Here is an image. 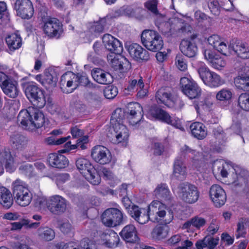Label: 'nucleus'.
<instances>
[{"mask_svg":"<svg viewBox=\"0 0 249 249\" xmlns=\"http://www.w3.org/2000/svg\"><path fill=\"white\" fill-rule=\"evenodd\" d=\"M124 113V111L121 109H116L111 117V126L107 136L110 141L115 144H125L128 140L129 131L122 123Z\"/></svg>","mask_w":249,"mask_h":249,"instance_id":"obj_1","label":"nucleus"},{"mask_svg":"<svg viewBox=\"0 0 249 249\" xmlns=\"http://www.w3.org/2000/svg\"><path fill=\"white\" fill-rule=\"evenodd\" d=\"M18 122L24 129L34 130L42 127L46 121L41 110L37 107H30L19 112Z\"/></svg>","mask_w":249,"mask_h":249,"instance_id":"obj_2","label":"nucleus"},{"mask_svg":"<svg viewBox=\"0 0 249 249\" xmlns=\"http://www.w3.org/2000/svg\"><path fill=\"white\" fill-rule=\"evenodd\" d=\"M11 185L16 202L22 207L29 205L32 200V194L27 183L17 178L12 182Z\"/></svg>","mask_w":249,"mask_h":249,"instance_id":"obj_3","label":"nucleus"},{"mask_svg":"<svg viewBox=\"0 0 249 249\" xmlns=\"http://www.w3.org/2000/svg\"><path fill=\"white\" fill-rule=\"evenodd\" d=\"M148 210L151 220L154 219L157 222L163 220L165 224H167L174 218L172 210L160 201L153 200L149 205Z\"/></svg>","mask_w":249,"mask_h":249,"instance_id":"obj_4","label":"nucleus"},{"mask_svg":"<svg viewBox=\"0 0 249 249\" xmlns=\"http://www.w3.org/2000/svg\"><path fill=\"white\" fill-rule=\"evenodd\" d=\"M141 41L147 49L153 52L161 50L164 45L162 37L159 34L151 30H145L142 32Z\"/></svg>","mask_w":249,"mask_h":249,"instance_id":"obj_5","label":"nucleus"},{"mask_svg":"<svg viewBox=\"0 0 249 249\" xmlns=\"http://www.w3.org/2000/svg\"><path fill=\"white\" fill-rule=\"evenodd\" d=\"M76 165L81 174L91 184L96 185L100 183V176L89 160L79 158L76 161Z\"/></svg>","mask_w":249,"mask_h":249,"instance_id":"obj_6","label":"nucleus"},{"mask_svg":"<svg viewBox=\"0 0 249 249\" xmlns=\"http://www.w3.org/2000/svg\"><path fill=\"white\" fill-rule=\"evenodd\" d=\"M25 93L27 97L34 106L38 108L43 107L46 104L45 91L33 83H27L25 86Z\"/></svg>","mask_w":249,"mask_h":249,"instance_id":"obj_7","label":"nucleus"},{"mask_svg":"<svg viewBox=\"0 0 249 249\" xmlns=\"http://www.w3.org/2000/svg\"><path fill=\"white\" fill-rule=\"evenodd\" d=\"M178 194L181 200L188 204L196 203L199 197L197 187L188 182L182 183L178 185Z\"/></svg>","mask_w":249,"mask_h":249,"instance_id":"obj_8","label":"nucleus"},{"mask_svg":"<svg viewBox=\"0 0 249 249\" xmlns=\"http://www.w3.org/2000/svg\"><path fill=\"white\" fill-rule=\"evenodd\" d=\"M197 71L204 84L211 88L218 87L224 83V81L217 73L210 71L202 63Z\"/></svg>","mask_w":249,"mask_h":249,"instance_id":"obj_9","label":"nucleus"},{"mask_svg":"<svg viewBox=\"0 0 249 249\" xmlns=\"http://www.w3.org/2000/svg\"><path fill=\"white\" fill-rule=\"evenodd\" d=\"M101 220L105 226L114 227L122 223L123 215L122 212L117 208H109L102 213Z\"/></svg>","mask_w":249,"mask_h":249,"instance_id":"obj_10","label":"nucleus"},{"mask_svg":"<svg viewBox=\"0 0 249 249\" xmlns=\"http://www.w3.org/2000/svg\"><path fill=\"white\" fill-rule=\"evenodd\" d=\"M180 86L182 92L190 99H195L201 95V89L191 78L186 77L181 78Z\"/></svg>","mask_w":249,"mask_h":249,"instance_id":"obj_11","label":"nucleus"},{"mask_svg":"<svg viewBox=\"0 0 249 249\" xmlns=\"http://www.w3.org/2000/svg\"><path fill=\"white\" fill-rule=\"evenodd\" d=\"M46 206L51 213L59 215L66 210L67 201L60 196L54 195L49 197L46 202Z\"/></svg>","mask_w":249,"mask_h":249,"instance_id":"obj_12","label":"nucleus"},{"mask_svg":"<svg viewBox=\"0 0 249 249\" xmlns=\"http://www.w3.org/2000/svg\"><path fill=\"white\" fill-rule=\"evenodd\" d=\"M14 9L17 15L24 19H29L34 13V8L30 0H16Z\"/></svg>","mask_w":249,"mask_h":249,"instance_id":"obj_13","label":"nucleus"},{"mask_svg":"<svg viewBox=\"0 0 249 249\" xmlns=\"http://www.w3.org/2000/svg\"><path fill=\"white\" fill-rule=\"evenodd\" d=\"M92 158L100 164L109 163L112 160V156L109 150L102 145L95 146L91 151Z\"/></svg>","mask_w":249,"mask_h":249,"instance_id":"obj_14","label":"nucleus"},{"mask_svg":"<svg viewBox=\"0 0 249 249\" xmlns=\"http://www.w3.org/2000/svg\"><path fill=\"white\" fill-rule=\"evenodd\" d=\"M127 50L131 57L135 61L141 62L147 61L150 59L149 52L137 43L127 45Z\"/></svg>","mask_w":249,"mask_h":249,"instance_id":"obj_15","label":"nucleus"},{"mask_svg":"<svg viewBox=\"0 0 249 249\" xmlns=\"http://www.w3.org/2000/svg\"><path fill=\"white\" fill-rule=\"evenodd\" d=\"M149 113L154 118L160 120L174 127L179 128L181 124L179 120L172 119L169 114L164 110L156 107H152Z\"/></svg>","mask_w":249,"mask_h":249,"instance_id":"obj_16","label":"nucleus"},{"mask_svg":"<svg viewBox=\"0 0 249 249\" xmlns=\"http://www.w3.org/2000/svg\"><path fill=\"white\" fill-rule=\"evenodd\" d=\"M228 49L241 59H249V45L246 42L232 40L229 45Z\"/></svg>","mask_w":249,"mask_h":249,"instance_id":"obj_17","label":"nucleus"},{"mask_svg":"<svg viewBox=\"0 0 249 249\" xmlns=\"http://www.w3.org/2000/svg\"><path fill=\"white\" fill-rule=\"evenodd\" d=\"M209 195L213 204L216 207L223 206L226 201L227 196L224 190L219 185H213L209 191Z\"/></svg>","mask_w":249,"mask_h":249,"instance_id":"obj_18","label":"nucleus"},{"mask_svg":"<svg viewBox=\"0 0 249 249\" xmlns=\"http://www.w3.org/2000/svg\"><path fill=\"white\" fill-rule=\"evenodd\" d=\"M126 118L130 124L135 125L143 117V109L138 103H130L128 106Z\"/></svg>","mask_w":249,"mask_h":249,"instance_id":"obj_19","label":"nucleus"},{"mask_svg":"<svg viewBox=\"0 0 249 249\" xmlns=\"http://www.w3.org/2000/svg\"><path fill=\"white\" fill-rule=\"evenodd\" d=\"M3 165L7 172H13L16 169V163L14 158L9 151H0V175L4 171Z\"/></svg>","mask_w":249,"mask_h":249,"instance_id":"obj_20","label":"nucleus"},{"mask_svg":"<svg viewBox=\"0 0 249 249\" xmlns=\"http://www.w3.org/2000/svg\"><path fill=\"white\" fill-rule=\"evenodd\" d=\"M107 59L111 67L116 71H124L131 68L129 61L122 55L116 56L115 54L111 53L107 56Z\"/></svg>","mask_w":249,"mask_h":249,"instance_id":"obj_21","label":"nucleus"},{"mask_svg":"<svg viewBox=\"0 0 249 249\" xmlns=\"http://www.w3.org/2000/svg\"><path fill=\"white\" fill-rule=\"evenodd\" d=\"M103 42L107 49L112 53L120 54L123 52V46L120 41L109 34L103 37Z\"/></svg>","mask_w":249,"mask_h":249,"instance_id":"obj_22","label":"nucleus"},{"mask_svg":"<svg viewBox=\"0 0 249 249\" xmlns=\"http://www.w3.org/2000/svg\"><path fill=\"white\" fill-rule=\"evenodd\" d=\"M129 214L140 224H144L151 219L148 209L141 208L135 205H133L129 210Z\"/></svg>","mask_w":249,"mask_h":249,"instance_id":"obj_23","label":"nucleus"},{"mask_svg":"<svg viewBox=\"0 0 249 249\" xmlns=\"http://www.w3.org/2000/svg\"><path fill=\"white\" fill-rule=\"evenodd\" d=\"M62 25L55 18H49L44 22L43 31L50 37L56 36L61 31Z\"/></svg>","mask_w":249,"mask_h":249,"instance_id":"obj_24","label":"nucleus"},{"mask_svg":"<svg viewBox=\"0 0 249 249\" xmlns=\"http://www.w3.org/2000/svg\"><path fill=\"white\" fill-rule=\"evenodd\" d=\"M120 235L126 242L135 243L139 241L136 228L132 224L124 227L120 232Z\"/></svg>","mask_w":249,"mask_h":249,"instance_id":"obj_25","label":"nucleus"},{"mask_svg":"<svg viewBox=\"0 0 249 249\" xmlns=\"http://www.w3.org/2000/svg\"><path fill=\"white\" fill-rule=\"evenodd\" d=\"M36 79L43 86L48 87H54L56 85L57 78L54 76V72L51 70H47L42 75L38 74L36 76Z\"/></svg>","mask_w":249,"mask_h":249,"instance_id":"obj_26","label":"nucleus"},{"mask_svg":"<svg viewBox=\"0 0 249 249\" xmlns=\"http://www.w3.org/2000/svg\"><path fill=\"white\" fill-rule=\"evenodd\" d=\"M179 49L181 53L188 57L195 56L198 50L196 43L193 40L188 39L181 40Z\"/></svg>","mask_w":249,"mask_h":249,"instance_id":"obj_27","label":"nucleus"},{"mask_svg":"<svg viewBox=\"0 0 249 249\" xmlns=\"http://www.w3.org/2000/svg\"><path fill=\"white\" fill-rule=\"evenodd\" d=\"M93 79L98 83L107 85L112 83L113 79L111 75L107 72L100 68L93 69L91 72Z\"/></svg>","mask_w":249,"mask_h":249,"instance_id":"obj_28","label":"nucleus"},{"mask_svg":"<svg viewBox=\"0 0 249 249\" xmlns=\"http://www.w3.org/2000/svg\"><path fill=\"white\" fill-rule=\"evenodd\" d=\"M48 162L51 166L60 169L65 168L69 163L68 160L65 156L57 153L50 154Z\"/></svg>","mask_w":249,"mask_h":249,"instance_id":"obj_29","label":"nucleus"},{"mask_svg":"<svg viewBox=\"0 0 249 249\" xmlns=\"http://www.w3.org/2000/svg\"><path fill=\"white\" fill-rule=\"evenodd\" d=\"M187 175L186 167L181 157H177L174 163L173 176L176 179L184 180Z\"/></svg>","mask_w":249,"mask_h":249,"instance_id":"obj_30","label":"nucleus"},{"mask_svg":"<svg viewBox=\"0 0 249 249\" xmlns=\"http://www.w3.org/2000/svg\"><path fill=\"white\" fill-rule=\"evenodd\" d=\"M234 83L237 88L249 91V67H247L244 72L234 79Z\"/></svg>","mask_w":249,"mask_h":249,"instance_id":"obj_31","label":"nucleus"},{"mask_svg":"<svg viewBox=\"0 0 249 249\" xmlns=\"http://www.w3.org/2000/svg\"><path fill=\"white\" fill-rule=\"evenodd\" d=\"M18 83L12 78L5 81L1 87L4 93L11 98H16L18 94Z\"/></svg>","mask_w":249,"mask_h":249,"instance_id":"obj_32","label":"nucleus"},{"mask_svg":"<svg viewBox=\"0 0 249 249\" xmlns=\"http://www.w3.org/2000/svg\"><path fill=\"white\" fill-rule=\"evenodd\" d=\"M190 128L192 135L198 140H202L207 136L206 128L201 123L194 122L190 125Z\"/></svg>","mask_w":249,"mask_h":249,"instance_id":"obj_33","label":"nucleus"},{"mask_svg":"<svg viewBox=\"0 0 249 249\" xmlns=\"http://www.w3.org/2000/svg\"><path fill=\"white\" fill-rule=\"evenodd\" d=\"M6 44L9 51L14 52L22 46V39L20 35L14 33L8 35L5 38Z\"/></svg>","mask_w":249,"mask_h":249,"instance_id":"obj_34","label":"nucleus"},{"mask_svg":"<svg viewBox=\"0 0 249 249\" xmlns=\"http://www.w3.org/2000/svg\"><path fill=\"white\" fill-rule=\"evenodd\" d=\"M208 43L213 46L218 52L226 55L228 48L225 43L221 40L220 37L217 35H213L208 38Z\"/></svg>","mask_w":249,"mask_h":249,"instance_id":"obj_35","label":"nucleus"},{"mask_svg":"<svg viewBox=\"0 0 249 249\" xmlns=\"http://www.w3.org/2000/svg\"><path fill=\"white\" fill-rule=\"evenodd\" d=\"M13 203V198L10 191L4 186L0 187V204L8 209Z\"/></svg>","mask_w":249,"mask_h":249,"instance_id":"obj_36","label":"nucleus"},{"mask_svg":"<svg viewBox=\"0 0 249 249\" xmlns=\"http://www.w3.org/2000/svg\"><path fill=\"white\" fill-rule=\"evenodd\" d=\"M172 97V95L169 89L165 87H162L158 89L155 95L157 102L158 104H163L166 106Z\"/></svg>","mask_w":249,"mask_h":249,"instance_id":"obj_37","label":"nucleus"},{"mask_svg":"<svg viewBox=\"0 0 249 249\" xmlns=\"http://www.w3.org/2000/svg\"><path fill=\"white\" fill-rule=\"evenodd\" d=\"M179 242H181V245L176 249H190L193 245L191 241L184 239V236L180 234L173 235L168 240L169 244L172 245H177Z\"/></svg>","mask_w":249,"mask_h":249,"instance_id":"obj_38","label":"nucleus"},{"mask_svg":"<svg viewBox=\"0 0 249 249\" xmlns=\"http://www.w3.org/2000/svg\"><path fill=\"white\" fill-rule=\"evenodd\" d=\"M10 142L13 148L18 150H22L27 147L28 140L23 135L16 134L11 137Z\"/></svg>","mask_w":249,"mask_h":249,"instance_id":"obj_39","label":"nucleus"},{"mask_svg":"<svg viewBox=\"0 0 249 249\" xmlns=\"http://www.w3.org/2000/svg\"><path fill=\"white\" fill-rule=\"evenodd\" d=\"M154 194L157 198L163 201L169 200L171 196L169 189L165 183L159 184L154 191Z\"/></svg>","mask_w":249,"mask_h":249,"instance_id":"obj_40","label":"nucleus"},{"mask_svg":"<svg viewBox=\"0 0 249 249\" xmlns=\"http://www.w3.org/2000/svg\"><path fill=\"white\" fill-rule=\"evenodd\" d=\"M77 79L76 75L73 72H67L63 74L61 77L60 84L62 86L66 85L68 88H71L73 83V81Z\"/></svg>","mask_w":249,"mask_h":249,"instance_id":"obj_41","label":"nucleus"},{"mask_svg":"<svg viewBox=\"0 0 249 249\" xmlns=\"http://www.w3.org/2000/svg\"><path fill=\"white\" fill-rule=\"evenodd\" d=\"M144 84L142 77H139L137 79L130 78L128 82V86L126 89L128 91H134L135 89L138 90V88H143Z\"/></svg>","mask_w":249,"mask_h":249,"instance_id":"obj_42","label":"nucleus"},{"mask_svg":"<svg viewBox=\"0 0 249 249\" xmlns=\"http://www.w3.org/2000/svg\"><path fill=\"white\" fill-rule=\"evenodd\" d=\"M184 101L179 97L172 96L167 107L175 110H181L184 107Z\"/></svg>","mask_w":249,"mask_h":249,"instance_id":"obj_43","label":"nucleus"},{"mask_svg":"<svg viewBox=\"0 0 249 249\" xmlns=\"http://www.w3.org/2000/svg\"><path fill=\"white\" fill-rule=\"evenodd\" d=\"M38 231L39 237L45 241H51L55 236L54 231L51 228L47 227L39 228Z\"/></svg>","mask_w":249,"mask_h":249,"instance_id":"obj_44","label":"nucleus"},{"mask_svg":"<svg viewBox=\"0 0 249 249\" xmlns=\"http://www.w3.org/2000/svg\"><path fill=\"white\" fill-rule=\"evenodd\" d=\"M214 136L216 142L221 145H223L227 142V137L221 126H217L213 130Z\"/></svg>","mask_w":249,"mask_h":249,"instance_id":"obj_45","label":"nucleus"},{"mask_svg":"<svg viewBox=\"0 0 249 249\" xmlns=\"http://www.w3.org/2000/svg\"><path fill=\"white\" fill-rule=\"evenodd\" d=\"M152 235L153 237L158 239L165 238L168 235L167 228L163 226L158 225L153 230Z\"/></svg>","mask_w":249,"mask_h":249,"instance_id":"obj_46","label":"nucleus"},{"mask_svg":"<svg viewBox=\"0 0 249 249\" xmlns=\"http://www.w3.org/2000/svg\"><path fill=\"white\" fill-rule=\"evenodd\" d=\"M198 154L196 150L193 149L186 144L181 146L180 149V155L185 158L188 157L194 159Z\"/></svg>","mask_w":249,"mask_h":249,"instance_id":"obj_47","label":"nucleus"},{"mask_svg":"<svg viewBox=\"0 0 249 249\" xmlns=\"http://www.w3.org/2000/svg\"><path fill=\"white\" fill-rule=\"evenodd\" d=\"M238 103L243 110L249 111V93H242L238 97Z\"/></svg>","mask_w":249,"mask_h":249,"instance_id":"obj_48","label":"nucleus"},{"mask_svg":"<svg viewBox=\"0 0 249 249\" xmlns=\"http://www.w3.org/2000/svg\"><path fill=\"white\" fill-rule=\"evenodd\" d=\"M232 95V92L230 89H223L217 93L216 98L221 101H229L231 98Z\"/></svg>","mask_w":249,"mask_h":249,"instance_id":"obj_49","label":"nucleus"},{"mask_svg":"<svg viewBox=\"0 0 249 249\" xmlns=\"http://www.w3.org/2000/svg\"><path fill=\"white\" fill-rule=\"evenodd\" d=\"M219 221L215 219H213L206 230L207 235H213L216 233L219 229Z\"/></svg>","mask_w":249,"mask_h":249,"instance_id":"obj_50","label":"nucleus"},{"mask_svg":"<svg viewBox=\"0 0 249 249\" xmlns=\"http://www.w3.org/2000/svg\"><path fill=\"white\" fill-rule=\"evenodd\" d=\"M118 90L116 87L108 86L104 90L105 97L109 99H112L118 94Z\"/></svg>","mask_w":249,"mask_h":249,"instance_id":"obj_51","label":"nucleus"},{"mask_svg":"<svg viewBox=\"0 0 249 249\" xmlns=\"http://www.w3.org/2000/svg\"><path fill=\"white\" fill-rule=\"evenodd\" d=\"M175 64L177 68L181 71H185L187 69V64L184 56L181 54H178L175 58Z\"/></svg>","mask_w":249,"mask_h":249,"instance_id":"obj_52","label":"nucleus"},{"mask_svg":"<svg viewBox=\"0 0 249 249\" xmlns=\"http://www.w3.org/2000/svg\"><path fill=\"white\" fill-rule=\"evenodd\" d=\"M211 64L214 69L220 70L225 66L226 61L223 58L217 55L214 58Z\"/></svg>","mask_w":249,"mask_h":249,"instance_id":"obj_53","label":"nucleus"},{"mask_svg":"<svg viewBox=\"0 0 249 249\" xmlns=\"http://www.w3.org/2000/svg\"><path fill=\"white\" fill-rule=\"evenodd\" d=\"M88 142V137L85 136L80 138L78 139L76 143L71 145V149H74L75 148H79L81 149H85L86 148L85 144Z\"/></svg>","mask_w":249,"mask_h":249,"instance_id":"obj_54","label":"nucleus"},{"mask_svg":"<svg viewBox=\"0 0 249 249\" xmlns=\"http://www.w3.org/2000/svg\"><path fill=\"white\" fill-rule=\"evenodd\" d=\"M120 242V238L118 235H115L113 236L110 237V238L107 240L104 244L107 247L110 248H114L117 247Z\"/></svg>","mask_w":249,"mask_h":249,"instance_id":"obj_55","label":"nucleus"},{"mask_svg":"<svg viewBox=\"0 0 249 249\" xmlns=\"http://www.w3.org/2000/svg\"><path fill=\"white\" fill-rule=\"evenodd\" d=\"M212 235H207L205 237V240L206 242L207 247L210 249H214L215 246L218 244L219 237H213Z\"/></svg>","mask_w":249,"mask_h":249,"instance_id":"obj_56","label":"nucleus"},{"mask_svg":"<svg viewBox=\"0 0 249 249\" xmlns=\"http://www.w3.org/2000/svg\"><path fill=\"white\" fill-rule=\"evenodd\" d=\"M79 84L83 86L89 88H92L93 84L89 81V78L86 75L76 76Z\"/></svg>","mask_w":249,"mask_h":249,"instance_id":"obj_57","label":"nucleus"},{"mask_svg":"<svg viewBox=\"0 0 249 249\" xmlns=\"http://www.w3.org/2000/svg\"><path fill=\"white\" fill-rule=\"evenodd\" d=\"M192 223L193 227L199 229L206 224V220L204 218L196 216L192 218Z\"/></svg>","mask_w":249,"mask_h":249,"instance_id":"obj_58","label":"nucleus"},{"mask_svg":"<svg viewBox=\"0 0 249 249\" xmlns=\"http://www.w3.org/2000/svg\"><path fill=\"white\" fill-rule=\"evenodd\" d=\"M105 21L106 19L105 18H103L99 21L95 22L91 27V31L96 33L103 32L104 29V25L103 24Z\"/></svg>","mask_w":249,"mask_h":249,"instance_id":"obj_59","label":"nucleus"},{"mask_svg":"<svg viewBox=\"0 0 249 249\" xmlns=\"http://www.w3.org/2000/svg\"><path fill=\"white\" fill-rule=\"evenodd\" d=\"M233 178H235V179L232 182L231 185L234 187L237 188L239 187H242L244 185H246V179L244 178L241 176L240 175H237L235 174L234 175Z\"/></svg>","mask_w":249,"mask_h":249,"instance_id":"obj_60","label":"nucleus"},{"mask_svg":"<svg viewBox=\"0 0 249 249\" xmlns=\"http://www.w3.org/2000/svg\"><path fill=\"white\" fill-rule=\"evenodd\" d=\"M19 170L22 174L30 176L33 171V166L32 164L26 163L21 165L19 167Z\"/></svg>","mask_w":249,"mask_h":249,"instance_id":"obj_61","label":"nucleus"},{"mask_svg":"<svg viewBox=\"0 0 249 249\" xmlns=\"http://www.w3.org/2000/svg\"><path fill=\"white\" fill-rule=\"evenodd\" d=\"M157 3V0H150L145 3V6L146 8L156 15L158 14Z\"/></svg>","mask_w":249,"mask_h":249,"instance_id":"obj_62","label":"nucleus"},{"mask_svg":"<svg viewBox=\"0 0 249 249\" xmlns=\"http://www.w3.org/2000/svg\"><path fill=\"white\" fill-rule=\"evenodd\" d=\"M192 30V28L189 24L182 23L178 28V32L179 34L186 35L191 33Z\"/></svg>","mask_w":249,"mask_h":249,"instance_id":"obj_63","label":"nucleus"},{"mask_svg":"<svg viewBox=\"0 0 249 249\" xmlns=\"http://www.w3.org/2000/svg\"><path fill=\"white\" fill-rule=\"evenodd\" d=\"M81 249H96V245L88 239L82 240L80 244Z\"/></svg>","mask_w":249,"mask_h":249,"instance_id":"obj_64","label":"nucleus"}]
</instances>
